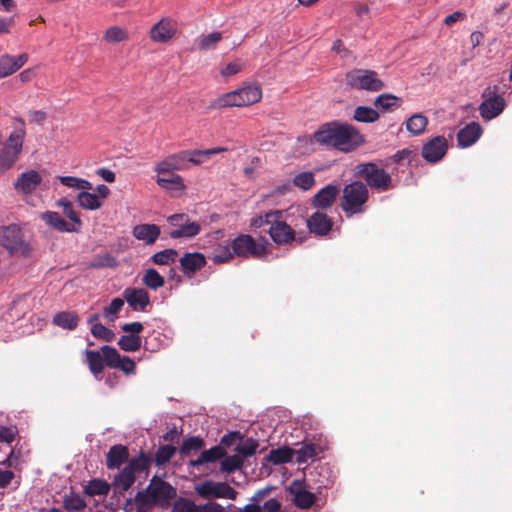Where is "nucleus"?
Returning a JSON list of instances; mask_svg holds the SVG:
<instances>
[{
  "label": "nucleus",
  "mask_w": 512,
  "mask_h": 512,
  "mask_svg": "<svg viewBox=\"0 0 512 512\" xmlns=\"http://www.w3.org/2000/svg\"><path fill=\"white\" fill-rule=\"evenodd\" d=\"M234 258V253L231 248V244L219 243L217 244L211 253V260L215 264H223L229 262Z\"/></svg>",
  "instance_id": "obj_34"
},
{
  "label": "nucleus",
  "mask_w": 512,
  "mask_h": 512,
  "mask_svg": "<svg viewBox=\"0 0 512 512\" xmlns=\"http://www.w3.org/2000/svg\"><path fill=\"white\" fill-rule=\"evenodd\" d=\"M199 512H225V509L217 502H208L206 504L199 505Z\"/></svg>",
  "instance_id": "obj_64"
},
{
  "label": "nucleus",
  "mask_w": 512,
  "mask_h": 512,
  "mask_svg": "<svg viewBox=\"0 0 512 512\" xmlns=\"http://www.w3.org/2000/svg\"><path fill=\"white\" fill-rule=\"evenodd\" d=\"M448 147V141L444 136H435L423 145L421 155L424 160H441Z\"/></svg>",
  "instance_id": "obj_14"
},
{
  "label": "nucleus",
  "mask_w": 512,
  "mask_h": 512,
  "mask_svg": "<svg viewBox=\"0 0 512 512\" xmlns=\"http://www.w3.org/2000/svg\"><path fill=\"white\" fill-rule=\"evenodd\" d=\"M231 248L234 253V257L242 258H261L265 255V246L259 244L255 239L248 234H240L231 242Z\"/></svg>",
  "instance_id": "obj_8"
},
{
  "label": "nucleus",
  "mask_w": 512,
  "mask_h": 512,
  "mask_svg": "<svg viewBox=\"0 0 512 512\" xmlns=\"http://www.w3.org/2000/svg\"><path fill=\"white\" fill-rule=\"evenodd\" d=\"M171 512H199V505L189 498L178 497L174 499Z\"/></svg>",
  "instance_id": "obj_49"
},
{
  "label": "nucleus",
  "mask_w": 512,
  "mask_h": 512,
  "mask_svg": "<svg viewBox=\"0 0 512 512\" xmlns=\"http://www.w3.org/2000/svg\"><path fill=\"white\" fill-rule=\"evenodd\" d=\"M258 446L259 444L256 440L248 438L236 447V451L240 457H251L256 453Z\"/></svg>",
  "instance_id": "obj_56"
},
{
  "label": "nucleus",
  "mask_w": 512,
  "mask_h": 512,
  "mask_svg": "<svg viewBox=\"0 0 512 512\" xmlns=\"http://www.w3.org/2000/svg\"><path fill=\"white\" fill-rule=\"evenodd\" d=\"M196 493L204 498H224L235 500L237 497V491L232 488L226 482H214L212 480H206L195 487Z\"/></svg>",
  "instance_id": "obj_9"
},
{
  "label": "nucleus",
  "mask_w": 512,
  "mask_h": 512,
  "mask_svg": "<svg viewBox=\"0 0 512 512\" xmlns=\"http://www.w3.org/2000/svg\"><path fill=\"white\" fill-rule=\"evenodd\" d=\"M125 299L124 298H114L112 299L109 306L104 308V316L110 322H114L117 318L118 313L124 306Z\"/></svg>",
  "instance_id": "obj_55"
},
{
  "label": "nucleus",
  "mask_w": 512,
  "mask_h": 512,
  "mask_svg": "<svg viewBox=\"0 0 512 512\" xmlns=\"http://www.w3.org/2000/svg\"><path fill=\"white\" fill-rule=\"evenodd\" d=\"M183 274L192 278L207 263L205 256L199 252L185 253L179 260Z\"/></svg>",
  "instance_id": "obj_19"
},
{
  "label": "nucleus",
  "mask_w": 512,
  "mask_h": 512,
  "mask_svg": "<svg viewBox=\"0 0 512 512\" xmlns=\"http://www.w3.org/2000/svg\"><path fill=\"white\" fill-rule=\"evenodd\" d=\"M226 456V451L221 445H216L200 453L199 457L188 462L190 467L199 468L207 463H214Z\"/></svg>",
  "instance_id": "obj_27"
},
{
  "label": "nucleus",
  "mask_w": 512,
  "mask_h": 512,
  "mask_svg": "<svg viewBox=\"0 0 512 512\" xmlns=\"http://www.w3.org/2000/svg\"><path fill=\"white\" fill-rule=\"evenodd\" d=\"M482 135V127L477 122H471L457 133L458 145L462 148L473 145Z\"/></svg>",
  "instance_id": "obj_24"
},
{
  "label": "nucleus",
  "mask_w": 512,
  "mask_h": 512,
  "mask_svg": "<svg viewBox=\"0 0 512 512\" xmlns=\"http://www.w3.org/2000/svg\"><path fill=\"white\" fill-rule=\"evenodd\" d=\"M368 198L369 191L367 186L360 181H354L343 189L341 208L348 215L362 213L365 210Z\"/></svg>",
  "instance_id": "obj_4"
},
{
  "label": "nucleus",
  "mask_w": 512,
  "mask_h": 512,
  "mask_svg": "<svg viewBox=\"0 0 512 512\" xmlns=\"http://www.w3.org/2000/svg\"><path fill=\"white\" fill-rule=\"evenodd\" d=\"M123 298L134 311H145L150 305L149 293L144 288H126Z\"/></svg>",
  "instance_id": "obj_16"
},
{
  "label": "nucleus",
  "mask_w": 512,
  "mask_h": 512,
  "mask_svg": "<svg viewBox=\"0 0 512 512\" xmlns=\"http://www.w3.org/2000/svg\"><path fill=\"white\" fill-rule=\"evenodd\" d=\"M294 457L295 449L284 446L277 449H272L266 459L274 465H280L291 462Z\"/></svg>",
  "instance_id": "obj_33"
},
{
  "label": "nucleus",
  "mask_w": 512,
  "mask_h": 512,
  "mask_svg": "<svg viewBox=\"0 0 512 512\" xmlns=\"http://www.w3.org/2000/svg\"><path fill=\"white\" fill-rule=\"evenodd\" d=\"M485 100L480 104V115L486 119L491 120L497 117L505 108V100L500 95H495L491 92L490 88L486 89L483 93Z\"/></svg>",
  "instance_id": "obj_12"
},
{
  "label": "nucleus",
  "mask_w": 512,
  "mask_h": 512,
  "mask_svg": "<svg viewBox=\"0 0 512 512\" xmlns=\"http://www.w3.org/2000/svg\"><path fill=\"white\" fill-rule=\"evenodd\" d=\"M289 492L293 495V503L300 509H309L316 501V495L306 490L302 482L293 481Z\"/></svg>",
  "instance_id": "obj_18"
},
{
  "label": "nucleus",
  "mask_w": 512,
  "mask_h": 512,
  "mask_svg": "<svg viewBox=\"0 0 512 512\" xmlns=\"http://www.w3.org/2000/svg\"><path fill=\"white\" fill-rule=\"evenodd\" d=\"M151 459L144 452H141L137 458H132L126 466L131 469V472H142L149 468Z\"/></svg>",
  "instance_id": "obj_52"
},
{
  "label": "nucleus",
  "mask_w": 512,
  "mask_h": 512,
  "mask_svg": "<svg viewBox=\"0 0 512 512\" xmlns=\"http://www.w3.org/2000/svg\"><path fill=\"white\" fill-rule=\"evenodd\" d=\"M13 66V56L4 54L0 57V78L7 77L15 73Z\"/></svg>",
  "instance_id": "obj_59"
},
{
  "label": "nucleus",
  "mask_w": 512,
  "mask_h": 512,
  "mask_svg": "<svg viewBox=\"0 0 512 512\" xmlns=\"http://www.w3.org/2000/svg\"><path fill=\"white\" fill-rule=\"evenodd\" d=\"M374 105L384 111H390L398 107V98L390 93H384L376 97Z\"/></svg>",
  "instance_id": "obj_50"
},
{
  "label": "nucleus",
  "mask_w": 512,
  "mask_h": 512,
  "mask_svg": "<svg viewBox=\"0 0 512 512\" xmlns=\"http://www.w3.org/2000/svg\"><path fill=\"white\" fill-rule=\"evenodd\" d=\"M135 481V474L131 472L130 468L124 467L116 476H115V485L119 487L122 491H127Z\"/></svg>",
  "instance_id": "obj_45"
},
{
  "label": "nucleus",
  "mask_w": 512,
  "mask_h": 512,
  "mask_svg": "<svg viewBox=\"0 0 512 512\" xmlns=\"http://www.w3.org/2000/svg\"><path fill=\"white\" fill-rule=\"evenodd\" d=\"M175 452H176V447H174L172 445L160 446L155 453V458H154L155 464L157 466L165 465L174 456Z\"/></svg>",
  "instance_id": "obj_51"
},
{
  "label": "nucleus",
  "mask_w": 512,
  "mask_h": 512,
  "mask_svg": "<svg viewBox=\"0 0 512 512\" xmlns=\"http://www.w3.org/2000/svg\"><path fill=\"white\" fill-rule=\"evenodd\" d=\"M243 63L240 59H237L234 62L228 63L224 68L221 70V75L224 77H230L242 70Z\"/></svg>",
  "instance_id": "obj_61"
},
{
  "label": "nucleus",
  "mask_w": 512,
  "mask_h": 512,
  "mask_svg": "<svg viewBox=\"0 0 512 512\" xmlns=\"http://www.w3.org/2000/svg\"><path fill=\"white\" fill-rule=\"evenodd\" d=\"M141 281L148 289L154 291L165 285L164 277L154 268L147 269L144 272Z\"/></svg>",
  "instance_id": "obj_35"
},
{
  "label": "nucleus",
  "mask_w": 512,
  "mask_h": 512,
  "mask_svg": "<svg viewBox=\"0 0 512 512\" xmlns=\"http://www.w3.org/2000/svg\"><path fill=\"white\" fill-rule=\"evenodd\" d=\"M204 445L205 442L203 438L200 436H191L183 441L179 451L183 457H186L202 449Z\"/></svg>",
  "instance_id": "obj_40"
},
{
  "label": "nucleus",
  "mask_w": 512,
  "mask_h": 512,
  "mask_svg": "<svg viewBox=\"0 0 512 512\" xmlns=\"http://www.w3.org/2000/svg\"><path fill=\"white\" fill-rule=\"evenodd\" d=\"M40 182L41 176L39 175V173L34 170H31L21 174V176L15 184V187L16 189L24 193H30L37 188Z\"/></svg>",
  "instance_id": "obj_31"
},
{
  "label": "nucleus",
  "mask_w": 512,
  "mask_h": 512,
  "mask_svg": "<svg viewBox=\"0 0 512 512\" xmlns=\"http://www.w3.org/2000/svg\"><path fill=\"white\" fill-rule=\"evenodd\" d=\"M243 465V459L239 455H233L224 457L221 462V470L227 473L234 472L235 470L241 468Z\"/></svg>",
  "instance_id": "obj_58"
},
{
  "label": "nucleus",
  "mask_w": 512,
  "mask_h": 512,
  "mask_svg": "<svg viewBox=\"0 0 512 512\" xmlns=\"http://www.w3.org/2000/svg\"><path fill=\"white\" fill-rule=\"evenodd\" d=\"M121 329L126 333H130L129 335H138L143 331L144 326L141 322H132L123 324Z\"/></svg>",
  "instance_id": "obj_62"
},
{
  "label": "nucleus",
  "mask_w": 512,
  "mask_h": 512,
  "mask_svg": "<svg viewBox=\"0 0 512 512\" xmlns=\"http://www.w3.org/2000/svg\"><path fill=\"white\" fill-rule=\"evenodd\" d=\"M428 124V119L422 114H414L406 121L407 130L414 134L419 135L424 132Z\"/></svg>",
  "instance_id": "obj_42"
},
{
  "label": "nucleus",
  "mask_w": 512,
  "mask_h": 512,
  "mask_svg": "<svg viewBox=\"0 0 512 512\" xmlns=\"http://www.w3.org/2000/svg\"><path fill=\"white\" fill-rule=\"evenodd\" d=\"M177 497V490L169 482L154 475L148 486L135 495L136 512H144L154 506L166 509Z\"/></svg>",
  "instance_id": "obj_2"
},
{
  "label": "nucleus",
  "mask_w": 512,
  "mask_h": 512,
  "mask_svg": "<svg viewBox=\"0 0 512 512\" xmlns=\"http://www.w3.org/2000/svg\"><path fill=\"white\" fill-rule=\"evenodd\" d=\"M306 224L311 233L325 236L331 231L333 220L327 214L317 211L306 220Z\"/></svg>",
  "instance_id": "obj_20"
},
{
  "label": "nucleus",
  "mask_w": 512,
  "mask_h": 512,
  "mask_svg": "<svg viewBox=\"0 0 512 512\" xmlns=\"http://www.w3.org/2000/svg\"><path fill=\"white\" fill-rule=\"evenodd\" d=\"M222 40L221 32H212L203 35L198 39V48L202 51H209L216 48L217 44Z\"/></svg>",
  "instance_id": "obj_47"
},
{
  "label": "nucleus",
  "mask_w": 512,
  "mask_h": 512,
  "mask_svg": "<svg viewBox=\"0 0 512 512\" xmlns=\"http://www.w3.org/2000/svg\"><path fill=\"white\" fill-rule=\"evenodd\" d=\"M283 218H278L269 228V235L277 245L290 244L295 240V230Z\"/></svg>",
  "instance_id": "obj_17"
},
{
  "label": "nucleus",
  "mask_w": 512,
  "mask_h": 512,
  "mask_svg": "<svg viewBox=\"0 0 512 512\" xmlns=\"http://www.w3.org/2000/svg\"><path fill=\"white\" fill-rule=\"evenodd\" d=\"M167 221L177 229L172 230L169 233V236L172 239L179 238H192L198 235L201 231V227L199 223L196 221H190V218L187 214H173L168 217Z\"/></svg>",
  "instance_id": "obj_10"
},
{
  "label": "nucleus",
  "mask_w": 512,
  "mask_h": 512,
  "mask_svg": "<svg viewBox=\"0 0 512 512\" xmlns=\"http://www.w3.org/2000/svg\"><path fill=\"white\" fill-rule=\"evenodd\" d=\"M353 119L362 123H374L379 119V113L371 107L358 106L354 110Z\"/></svg>",
  "instance_id": "obj_38"
},
{
  "label": "nucleus",
  "mask_w": 512,
  "mask_h": 512,
  "mask_svg": "<svg viewBox=\"0 0 512 512\" xmlns=\"http://www.w3.org/2000/svg\"><path fill=\"white\" fill-rule=\"evenodd\" d=\"M106 351L107 367L120 369L126 375H133L136 372L135 362L128 356H121L118 351L109 345H104Z\"/></svg>",
  "instance_id": "obj_13"
},
{
  "label": "nucleus",
  "mask_w": 512,
  "mask_h": 512,
  "mask_svg": "<svg viewBox=\"0 0 512 512\" xmlns=\"http://www.w3.org/2000/svg\"><path fill=\"white\" fill-rule=\"evenodd\" d=\"M345 80L347 86L356 90L378 92L385 87L377 72L370 69H353L346 74Z\"/></svg>",
  "instance_id": "obj_5"
},
{
  "label": "nucleus",
  "mask_w": 512,
  "mask_h": 512,
  "mask_svg": "<svg viewBox=\"0 0 512 512\" xmlns=\"http://www.w3.org/2000/svg\"><path fill=\"white\" fill-rule=\"evenodd\" d=\"M178 256V252L175 249L169 248L155 253L151 260L156 265H168L174 263Z\"/></svg>",
  "instance_id": "obj_48"
},
{
  "label": "nucleus",
  "mask_w": 512,
  "mask_h": 512,
  "mask_svg": "<svg viewBox=\"0 0 512 512\" xmlns=\"http://www.w3.org/2000/svg\"><path fill=\"white\" fill-rule=\"evenodd\" d=\"M85 355L89 370L97 378L98 375L103 372L104 367L107 366V356L106 351H104V346L101 347V351L85 350Z\"/></svg>",
  "instance_id": "obj_26"
},
{
  "label": "nucleus",
  "mask_w": 512,
  "mask_h": 512,
  "mask_svg": "<svg viewBox=\"0 0 512 512\" xmlns=\"http://www.w3.org/2000/svg\"><path fill=\"white\" fill-rule=\"evenodd\" d=\"M339 194V187L333 184H329L318 191L313 199L312 204L316 208L327 209L330 208Z\"/></svg>",
  "instance_id": "obj_23"
},
{
  "label": "nucleus",
  "mask_w": 512,
  "mask_h": 512,
  "mask_svg": "<svg viewBox=\"0 0 512 512\" xmlns=\"http://www.w3.org/2000/svg\"><path fill=\"white\" fill-rule=\"evenodd\" d=\"M57 179L59 182L69 188L75 190H91L92 184L82 178L74 177V176H58Z\"/></svg>",
  "instance_id": "obj_43"
},
{
  "label": "nucleus",
  "mask_w": 512,
  "mask_h": 512,
  "mask_svg": "<svg viewBox=\"0 0 512 512\" xmlns=\"http://www.w3.org/2000/svg\"><path fill=\"white\" fill-rule=\"evenodd\" d=\"M16 429L15 428H12V427H1L0 429V440L1 441H4V442H7V443H12L15 439V436H16Z\"/></svg>",
  "instance_id": "obj_63"
},
{
  "label": "nucleus",
  "mask_w": 512,
  "mask_h": 512,
  "mask_svg": "<svg viewBox=\"0 0 512 512\" xmlns=\"http://www.w3.org/2000/svg\"><path fill=\"white\" fill-rule=\"evenodd\" d=\"M262 90L258 84L246 85L240 89L228 92L218 97L211 104L212 108L242 107L259 102Z\"/></svg>",
  "instance_id": "obj_3"
},
{
  "label": "nucleus",
  "mask_w": 512,
  "mask_h": 512,
  "mask_svg": "<svg viewBox=\"0 0 512 512\" xmlns=\"http://www.w3.org/2000/svg\"><path fill=\"white\" fill-rule=\"evenodd\" d=\"M79 316L74 311L58 312L53 317V323L63 329L74 330L79 323Z\"/></svg>",
  "instance_id": "obj_32"
},
{
  "label": "nucleus",
  "mask_w": 512,
  "mask_h": 512,
  "mask_svg": "<svg viewBox=\"0 0 512 512\" xmlns=\"http://www.w3.org/2000/svg\"><path fill=\"white\" fill-rule=\"evenodd\" d=\"M142 340L139 335H122L118 340V346L126 352H134L140 349Z\"/></svg>",
  "instance_id": "obj_44"
},
{
  "label": "nucleus",
  "mask_w": 512,
  "mask_h": 512,
  "mask_svg": "<svg viewBox=\"0 0 512 512\" xmlns=\"http://www.w3.org/2000/svg\"><path fill=\"white\" fill-rule=\"evenodd\" d=\"M0 245L11 254L19 253L29 256L31 253V247L23 240L22 231L17 225L0 227Z\"/></svg>",
  "instance_id": "obj_7"
},
{
  "label": "nucleus",
  "mask_w": 512,
  "mask_h": 512,
  "mask_svg": "<svg viewBox=\"0 0 512 512\" xmlns=\"http://www.w3.org/2000/svg\"><path fill=\"white\" fill-rule=\"evenodd\" d=\"M129 458L128 448L124 445L118 444L112 446L106 457V466L108 469H118Z\"/></svg>",
  "instance_id": "obj_30"
},
{
  "label": "nucleus",
  "mask_w": 512,
  "mask_h": 512,
  "mask_svg": "<svg viewBox=\"0 0 512 512\" xmlns=\"http://www.w3.org/2000/svg\"><path fill=\"white\" fill-rule=\"evenodd\" d=\"M293 184L302 190H310L315 184L314 175L312 172L298 173L293 179Z\"/></svg>",
  "instance_id": "obj_53"
},
{
  "label": "nucleus",
  "mask_w": 512,
  "mask_h": 512,
  "mask_svg": "<svg viewBox=\"0 0 512 512\" xmlns=\"http://www.w3.org/2000/svg\"><path fill=\"white\" fill-rule=\"evenodd\" d=\"M278 218H283V211L281 210H273L267 212L263 215H259L251 219V226L255 228H261L264 225L270 224L273 226V223L276 222Z\"/></svg>",
  "instance_id": "obj_41"
},
{
  "label": "nucleus",
  "mask_w": 512,
  "mask_h": 512,
  "mask_svg": "<svg viewBox=\"0 0 512 512\" xmlns=\"http://www.w3.org/2000/svg\"><path fill=\"white\" fill-rule=\"evenodd\" d=\"M77 201L82 208L87 210H96L102 206V201L89 190H81L77 195Z\"/></svg>",
  "instance_id": "obj_37"
},
{
  "label": "nucleus",
  "mask_w": 512,
  "mask_h": 512,
  "mask_svg": "<svg viewBox=\"0 0 512 512\" xmlns=\"http://www.w3.org/2000/svg\"><path fill=\"white\" fill-rule=\"evenodd\" d=\"M326 449L325 443L319 438L318 442H304L303 446L295 450V459L298 463H305L315 458Z\"/></svg>",
  "instance_id": "obj_25"
},
{
  "label": "nucleus",
  "mask_w": 512,
  "mask_h": 512,
  "mask_svg": "<svg viewBox=\"0 0 512 512\" xmlns=\"http://www.w3.org/2000/svg\"><path fill=\"white\" fill-rule=\"evenodd\" d=\"M90 331L95 338L106 342H111L115 337L114 332L101 323L93 325V327L90 328Z\"/></svg>",
  "instance_id": "obj_57"
},
{
  "label": "nucleus",
  "mask_w": 512,
  "mask_h": 512,
  "mask_svg": "<svg viewBox=\"0 0 512 512\" xmlns=\"http://www.w3.org/2000/svg\"><path fill=\"white\" fill-rule=\"evenodd\" d=\"M109 491L110 485L102 479L90 480L84 488V493L89 496L107 495Z\"/></svg>",
  "instance_id": "obj_39"
},
{
  "label": "nucleus",
  "mask_w": 512,
  "mask_h": 512,
  "mask_svg": "<svg viewBox=\"0 0 512 512\" xmlns=\"http://www.w3.org/2000/svg\"><path fill=\"white\" fill-rule=\"evenodd\" d=\"M160 233V227L156 224H139L132 231L136 239L143 241L147 245L154 244Z\"/></svg>",
  "instance_id": "obj_28"
},
{
  "label": "nucleus",
  "mask_w": 512,
  "mask_h": 512,
  "mask_svg": "<svg viewBox=\"0 0 512 512\" xmlns=\"http://www.w3.org/2000/svg\"><path fill=\"white\" fill-rule=\"evenodd\" d=\"M418 157V149L415 147L404 148L397 151L392 160H414Z\"/></svg>",
  "instance_id": "obj_60"
},
{
  "label": "nucleus",
  "mask_w": 512,
  "mask_h": 512,
  "mask_svg": "<svg viewBox=\"0 0 512 512\" xmlns=\"http://www.w3.org/2000/svg\"><path fill=\"white\" fill-rule=\"evenodd\" d=\"M356 169V174L364 179L371 188L383 192L392 187L391 176L382 168L377 167L375 163H361Z\"/></svg>",
  "instance_id": "obj_6"
},
{
  "label": "nucleus",
  "mask_w": 512,
  "mask_h": 512,
  "mask_svg": "<svg viewBox=\"0 0 512 512\" xmlns=\"http://www.w3.org/2000/svg\"><path fill=\"white\" fill-rule=\"evenodd\" d=\"M299 143H318L341 152H352L365 142L360 131L351 124L341 121H331L322 124L311 137L298 139Z\"/></svg>",
  "instance_id": "obj_1"
},
{
  "label": "nucleus",
  "mask_w": 512,
  "mask_h": 512,
  "mask_svg": "<svg viewBox=\"0 0 512 512\" xmlns=\"http://www.w3.org/2000/svg\"><path fill=\"white\" fill-rule=\"evenodd\" d=\"M175 23L170 18H162L150 30V38L154 42L166 43L175 34Z\"/></svg>",
  "instance_id": "obj_21"
},
{
  "label": "nucleus",
  "mask_w": 512,
  "mask_h": 512,
  "mask_svg": "<svg viewBox=\"0 0 512 512\" xmlns=\"http://www.w3.org/2000/svg\"><path fill=\"white\" fill-rule=\"evenodd\" d=\"M56 205L61 207L63 209L64 215L72 221L71 225H75L79 230L82 226V221L79 218L77 212L74 210L72 203L65 198H61L56 202Z\"/></svg>",
  "instance_id": "obj_46"
},
{
  "label": "nucleus",
  "mask_w": 512,
  "mask_h": 512,
  "mask_svg": "<svg viewBox=\"0 0 512 512\" xmlns=\"http://www.w3.org/2000/svg\"><path fill=\"white\" fill-rule=\"evenodd\" d=\"M24 137V129L12 131L2 148L3 156L0 157V160H16L21 153Z\"/></svg>",
  "instance_id": "obj_15"
},
{
  "label": "nucleus",
  "mask_w": 512,
  "mask_h": 512,
  "mask_svg": "<svg viewBox=\"0 0 512 512\" xmlns=\"http://www.w3.org/2000/svg\"><path fill=\"white\" fill-rule=\"evenodd\" d=\"M48 226L59 231V232H77L78 227L71 225L65 219H63L58 212L46 211L40 215Z\"/></svg>",
  "instance_id": "obj_29"
},
{
  "label": "nucleus",
  "mask_w": 512,
  "mask_h": 512,
  "mask_svg": "<svg viewBox=\"0 0 512 512\" xmlns=\"http://www.w3.org/2000/svg\"><path fill=\"white\" fill-rule=\"evenodd\" d=\"M228 152L227 148L224 147H216L211 149H194V150H185L181 151L178 154H174L168 157L166 160H195L196 157H212L219 154H222V158L228 157L225 153Z\"/></svg>",
  "instance_id": "obj_22"
},
{
  "label": "nucleus",
  "mask_w": 512,
  "mask_h": 512,
  "mask_svg": "<svg viewBox=\"0 0 512 512\" xmlns=\"http://www.w3.org/2000/svg\"><path fill=\"white\" fill-rule=\"evenodd\" d=\"M180 165L169 167L168 162H160L157 166V184L166 190L179 191L185 188L182 178L173 170L181 169Z\"/></svg>",
  "instance_id": "obj_11"
},
{
  "label": "nucleus",
  "mask_w": 512,
  "mask_h": 512,
  "mask_svg": "<svg viewBox=\"0 0 512 512\" xmlns=\"http://www.w3.org/2000/svg\"><path fill=\"white\" fill-rule=\"evenodd\" d=\"M104 39L109 43H118L127 40L128 34L126 30L118 26H112L106 30Z\"/></svg>",
  "instance_id": "obj_54"
},
{
  "label": "nucleus",
  "mask_w": 512,
  "mask_h": 512,
  "mask_svg": "<svg viewBox=\"0 0 512 512\" xmlns=\"http://www.w3.org/2000/svg\"><path fill=\"white\" fill-rule=\"evenodd\" d=\"M63 508L68 512H79L86 508L87 503L85 499L76 493H69L63 496Z\"/></svg>",
  "instance_id": "obj_36"
}]
</instances>
